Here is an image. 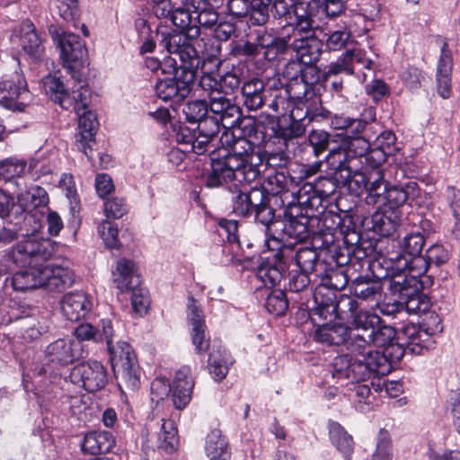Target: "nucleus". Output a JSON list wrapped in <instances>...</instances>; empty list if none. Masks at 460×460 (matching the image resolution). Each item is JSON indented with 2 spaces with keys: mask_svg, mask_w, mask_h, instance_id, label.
I'll use <instances>...</instances> for the list:
<instances>
[{
  "mask_svg": "<svg viewBox=\"0 0 460 460\" xmlns=\"http://www.w3.org/2000/svg\"><path fill=\"white\" fill-rule=\"evenodd\" d=\"M252 213L255 215V219L263 226H269L273 221L274 212L268 206V197L265 193L263 202L256 207Z\"/></svg>",
  "mask_w": 460,
  "mask_h": 460,
  "instance_id": "nucleus-62",
  "label": "nucleus"
},
{
  "mask_svg": "<svg viewBox=\"0 0 460 460\" xmlns=\"http://www.w3.org/2000/svg\"><path fill=\"white\" fill-rule=\"evenodd\" d=\"M424 245V237L420 233H411L403 237L400 242V247L402 252V254L391 253L390 256H405L409 261L415 258H422L420 256L422 247Z\"/></svg>",
  "mask_w": 460,
  "mask_h": 460,
  "instance_id": "nucleus-36",
  "label": "nucleus"
},
{
  "mask_svg": "<svg viewBox=\"0 0 460 460\" xmlns=\"http://www.w3.org/2000/svg\"><path fill=\"white\" fill-rule=\"evenodd\" d=\"M42 84L46 93L60 105L61 99H64L66 93V90L60 79L56 75H49L43 78Z\"/></svg>",
  "mask_w": 460,
  "mask_h": 460,
  "instance_id": "nucleus-44",
  "label": "nucleus"
},
{
  "mask_svg": "<svg viewBox=\"0 0 460 460\" xmlns=\"http://www.w3.org/2000/svg\"><path fill=\"white\" fill-rule=\"evenodd\" d=\"M183 112L190 122H199L206 119L208 113V103L205 101H193L188 102Z\"/></svg>",
  "mask_w": 460,
  "mask_h": 460,
  "instance_id": "nucleus-46",
  "label": "nucleus"
},
{
  "mask_svg": "<svg viewBox=\"0 0 460 460\" xmlns=\"http://www.w3.org/2000/svg\"><path fill=\"white\" fill-rule=\"evenodd\" d=\"M393 445L390 435L381 430L377 437L376 450L371 460H393Z\"/></svg>",
  "mask_w": 460,
  "mask_h": 460,
  "instance_id": "nucleus-41",
  "label": "nucleus"
},
{
  "mask_svg": "<svg viewBox=\"0 0 460 460\" xmlns=\"http://www.w3.org/2000/svg\"><path fill=\"white\" fill-rule=\"evenodd\" d=\"M98 234L107 248L114 249L119 246V230L113 222L102 220L98 226Z\"/></svg>",
  "mask_w": 460,
  "mask_h": 460,
  "instance_id": "nucleus-40",
  "label": "nucleus"
},
{
  "mask_svg": "<svg viewBox=\"0 0 460 460\" xmlns=\"http://www.w3.org/2000/svg\"><path fill=\"white\" fill-rule=\"evenodd\" d=\"M349 311V323L354 331H360L366 338L371 333L377 325L382 323V319L375 313L367 310L358 309V303L353 299L348 300Z\"/></svg>",
  "mask_w": 460,
  "mask_h": 460,
  "instance_id": "nucleus-19",
  "label": "nucleus"
},
{
  "mask_svg": "<svg viewBox=\"0 0 460 460\" xmlns=\"http://www.w3.org/2000/svg\"><path fill=\"white\" fill-rule=\"evenodd\" d=\"M161 447L166 450H173L177 444V428L174 421L171 420H164L159 434Z\"/></svg>",
  "mask_w": 460,
  "mask_h": 460,
  "instance_id": "nucleus-42",
  "label": "nucleus"
},
{
  "mask_svg": "<svg viewBox=\"0 0 460 460\" xmlns=\"http://www.w3.org/2000/svg\"><path fill=\"white\" fill-rule=\"evenodd\" d=\"M391 270L394 271L390 278V289L400 298L406 293L420 291V283L418 279L427 271L426 261L423 258H415L411 261L405 256H389Z\"/></svg>",
  "mask_w": 460,
  "mask_h": 460,
  "instance_id": "nucleus-5",
  "label": "nucleus"
},
{
  "mask_svg": "<svg viewBox=\"0 0 460 460\" xmlns=\"http://www.w3.org/2000/svg\"><path fill=\"white\" fill-rule=\"evenodd\" d=\"M71 75L75 80V84L72 86L71 92L66 91L64 99H61L60 106L66 110L73 108L75 113L88 110L91 100L89 87L86 82L82 79L80 73L75 72Z\"/></svg>",
  "mask_w": 460,
  "mask_h": 460,
  "instance_id": "nucleus-14",
  "label": "nucleus"
},
{
  "mask_svg": "<svg viewBox=\"0 0 460 460\" xmlns=\"http://www.w3.org/2000/svg\"><path fill=\"white\" fill-rule=\"evenodd\" d=\"M104 212L108 217L119 218L127 212V205L122 199H108L104 203Z\"/></svg>",
  "mask_w": 460,
  "mask_h": 460,
  "instance_id": "nucleus-60",
  "label": "nucleus"
},
{
  "mask_svg": "<svg viewBox=\"0 0 460 460\" xmlns=\"http://www.w3.org/2000/svg\"><path fill=\"white\" fill-rule=\"evenodd\" d=\"M395 330L388 325H383L382 323L376 326L371 333L366 338L364 335L354 334L352 341L349 342V356L351 360L349 365H362L367 363L372 354L379 352L378 349H385L395 338Z\"/></svg>",
  "mask_w": 460,
  "mask_h": 460,
  "instance_id": "nucleus-6",
  "label": "nucleus"
},
{
  "mask_svg": "<svg viewBox=\"0 0 460 460\" xmlns=\"http://www.w3.org/2000/svg\"><path fill=\"white\" fill-rule=\"evenodd\" d=\"M283 232L289 237L299 241L305 239L309 235L306 224L300 222L296 218L288 220L284 225Z\"/></svg>",
  "mask_w": 460,
  "mask_h": 460,
  "instance_id": "nucleus-53",
  "label": "nucleus"
},
{
  "mask_svg": "<svg viewBox=\"0 0 460 460\" xmlns=\"http://www.w3.org/2000/svg\"><path fill=\"white\" fill-rule=\"evenodd\" d=\"M0 165L3 171L4 178L6 179L21 177L24 175L27 171H29L24 161L14 158L0 162Z\"/></svg>",
  "mask_w": 460,
  "mask_h": 460,
  "instance_id": "nucleus-47",
  "label": "nucleus"
},
{
  "mask_svg": "<svg viewBox=\"0 0 460 460\" xmlns=\"http://www.w3.org/2000/svg\"><path fill=\"white\" fill-rule=\"evenodd\" d=\"M350 37L351 33L346 28L334 31L328 35L326 46L330 50H340L351 42Z\"/></svg>",
  "mask_w": 460,
  "mask_h": 460,
  "instance_id": "nucleus-49",
  "label": "nucleus"
},
{
  "mask_svg": "<svg viewBox=\"0 0 460 460\" xmlns=\"http://www.w3.org/2000/svg\"><path fill=\"white\" fill-rule=\"evenodd\" d=\"M318 256L316 252L311 248H304L297 251L296 262L301 271L312 273L314 270Z\"/></svg>",
  "mask_w": 460,
  "mask_h": 460,
  "instance_id": "nucleus-45",
  "label": "nucleus"
},
{
  "mask_svg": "<svg viewBox=\"0 0 460 460\" xmlns=\"http://www.w3.org/2000/svg\"><path fill=\"white\" fill-rule=\"evenodd\" d=\"M184 132L185 129L182 128L181 133L177 137V141L179 143L190 146L191 151L197 155H203L207 151L208 145L213 140L199 133L198 136L193 137L191 135H186Z\"/></svg>",
  "mask_w": 460,
  "mask_h": 460,
  "instance_id": "nucleus-39",
  "label": "nucleus"
},
{
  "mask_svg": "<svg viewBox=\"0 0 460 460\" xmlns=\"http://www.w3.org/2000/svg\"><path fill=\"white\" fill-rule=\"evenodd\" d=\"M53 39L58 42L60 49V56L64 63V66L67 71L74 75L79 70L87 59V49L78 35L71 32L53 33Z\"/></svg>",
  "mask_w": 460,
  "mask_h": 460,
  "instance_id": "nucleus-9",
  "label": "nucleus"
},
{
  "mask_svg": "<svg viewBox=\"0 0 460 460\" xmlns=\"http://www.w3.org/2000/svg\"><path fill=\"white\" fill-rule=\"evenodd\" d=\"M402 335L414 353L420 354L423 349H429L433 345V340L427 331L420 330L414 324H408L402 329Z\"/></svg>",
  "mask_w": 460,
  "mask_h": 460,
  "instance_id": "nucleus-31",
  "label": "nucleus"
},
{
  "mask_svg": "<svg viewBox=\"0 0 460 460\" xmlns=\"http://www.w3.org/2000/svg\"><path fill=\"white\" fill-rule=\"evenodd\" d=\"M404 353V347L393 341L383 352L372 354V358L362 365H349L351 358L349 356H337L333 361V375L339 378L351 377L353 381H365L372 374L384 376L389 373L392 363L400 361Z\"/></svg>",
  "mask_w": 460,
  "mask_h": 460,
  "instance_id": "nucleus-4",
  "label": "nucleus"
},
{
  "mask_svg": "<svg viewBox=\"0 0 460 460\" xmlns=\"http://www.w3.org/2000/svg\"><path fill=\"white\" fill-rule=\"evenodd\" d=\"M266 310L274 315H282L288 307L286 294L280 289L270 291L266 297L264 305Z\"/></svg>",
  "mask_w": 460,
  "mask_h": 460,
  "instance_id": "nucleus-38",
  "label": "nucleus"
},
{
  "mask_svg": "<svg viewBox=\"0 0 460 460\" xmlns=\"http://www.w3.org/2000/svg\"><path fill=\"white\" fill-rule=\"evenodd\" d=\"M242 162L234 156H226L218 159H211V171L207 178V186L218 187L228 181H235L234 186L243 182L250 183L257 179L256 171L250 166L244 171H240L239 164Z\"/></svg>",
  "mask_w": 460,
  "mask_h": 460,
  "instance_id": "nucleus-7",
  "label": "nucleus"
},
{
  "mask_svg": "<svg viewBox=\"0 0 460 460\" xmlns=\"http://www.w3.org/2000/svg\"><path fill=\"white\" fill-rule=\"evenodd\" d=\"M129 292L132 293L131 304L133 310L139 314H146L149 306V297L146 291L138 287Z\"/></svg>",
  "mask_w": 460,
  "mask_h": 460,
  "instance_id": "nucleus-56",
  "label": "nucleus"
},
{
  "mask_svg": "<svg viewBox=\"0 0 460 460\" xmlns=\"http://www.w3.org/2000/svg\"><path fill=\"white\" fill-rule=\"evenodd\" d=\"M172 392V386L164 378H155L151 384V399L157 403Z\"/></svg>",
  "mask_w": 460,
  "mask_h": 460,
  "instance_id": "nucleus-58",
  "label": "nucleus"
},
{
  "mask_svg": "<svg viewBox=\"0 0 460 460\" xmlns=\"http://www.w3.org/2000/svg\"><path fill=\"white\" fill-rule=\"evenodd\" d=\"M354 334L349 331V327L341 323L323 324L315 330V339L329 345H340L349 338L352 341Z\"/></svg>",
  "mask_w": 460,
  "mask_h": 460,
  "instance_id": "nucleus-28",
  "label": "nucleus"
},
{
  "mask_svg": "<svg viewBox=\"0 0 460 460\" xmlns=\"http://www.w3.org/2000/svg\"><path fill=\"white\" fill-rule=\"evenodd\" d=\"M419 188L415 181H409L402 186H392L388 188L386 202L390 208H397L405 204L409 199L418 195Z\"/></svg>",
  "mask_w": 460,
  "mask_h": 460,
  "instance_id": "nucleus-33",
  "label": "nucleus"
},
{
  "mask_svg": "<svg viewBox=\"0 0 460 460\" xmlns=\"http://www.w3.org/2000/svg\"><path fill=\"white\" fill-rule=\"evenodd\" d=\"M388 155H391L378 146L370 150V144L364 137L346 136L339 146L330 149L326 163L332 171L341 172V177L348 181L360 172L363 157L373 167H377Z\"/></svg>",
  "mask_w": 460,
  "mask_h": 460,
  "instance_id": "nucleus-2",
  "label": "nucleus"
},
{
  "mask_svg": "<svg viewBox=\"0 0 460 460\" xmlns=\"http://www.w3.org/2000/svg\"><path fill=\"white\" fill-rule=\"evenodd\" d=\"M70 381L93 393L102 390L108 383L107 369L97 360H89L75 366L69 375Z\"/></svg>",
  "mask_w": 460,
  "mask_h": 460,
  "instance_id": "nucleus-10",
  "label": "nucleus"
},
{
  "mask_svg": "<svg viewBox=\"0 0 460 460\" xmlns=\"http://www.w3.org/2000/svg\"><path fill=\"white\" fill-rule=\"evenodd\" d=\"M331 126L335 129H349L354 133H359L364 130L365 123L360 119H354L344 115L335 114L331 118Z\"/></svg>",
  "mask_w": 460,
  "mask_h": 460,
  "instance_id": "nucleus-48",
  "label": "nucleus"
},
{
  "mask_svg": "<svg viewBox=\"0 0 460 460\" xmlns=\"http://www.w3.org/2000/svg\"><path fill=\"white\" fill-rule=\"evenodd\" d=\"M95 189L101 198H105L114 190V184L110 175L100 173L95 178Z\"/></svg>",
  "mask_w": 460,
  "mask_h": 460,
  "instance_id": "nucleus-64",
  "label": "nucleus"
},
{
  "mask_svg": "<svg viewBox=\"0 0 460 460\" xmlns=\"http://www.w3.org/2000/svg\"><path fill=\"white\" fill-rule=\"evenodd\" d=\"M233 362L231 355L226 349L220 346L213 347L208 361L209 374L216 381H222L226 376Z\"/></svg>",
  "mask_w": 460,
  "mask_h": 460,
  "instance_id": "nucleus-27",
  "label": "nucleus"
},
{
  "mask_svg": "<svg viewBox=\"0 0 460 460\" xmlns=\"http://www.w3.org/2000/svg\"><path fill=\"white\" fill-rule=\"evenodd\" d=\"M187 319L190 326V330L207 327L202 310L193 298L189 300L187 305Z\"/></svg>",
  "mask_w": 460,
  "mask_h": 460,
  "instance_id": "nucleus-50",
  "label": "nucleus"
},
{
  "mask_svg": "<svg viewBox=\"0 0 460 460\" xmlns=\"http://www.w3.org/2000/svg\"><path fill=\"white\" fill-rule=\"evenodd\" d=\"M345 58H347L349 66H353V63L361 64L368 71L373 70V61L366 58V51L357 45L348 49L345 52Z\"/></svg>",
  "mask_w": 460,
  "mask_h": 460,
  "instance_id": "nucleus-54",
  "label": "nucleus"
},
{
  "mask_svg": "<svg viewBox=\"0 0 460 460\" xmlns=\"http://www.w3.org/2000/svg\"><path fill=\"white\" fill-rule=\"evenodd\" d=\"M448 258L447 251L441 245L436 244L429 247L426 252V265L436 264L439 265L447 261Z\"/></svg>",
  "mask_w": 460,
  "mask_h": 460,
  "instance_id": "nucleus-61",
  "label": "nucleus"
},
{
  "mask_svg": "<svg viewBox=\"0 0 460 460\" xmlns=\"http://www.w3.org/2000/svg\"><path fill=\"white\" fill-rule=\"evenodd\" d=\"M219 63L217 59L208 58L203 60L202 66L199 67L202 75L200 76L199 84L202 89L208 92V96L213 92H220V82L217 80L213 70H217Z\"/></svg>",
  "mask_w": 460,
  "mask_h": 460,
  "instance_id": "nucleus-35",
  "label": "nucleus"
},
{
  "mask_svg": "<svg viewBox=\"0 0 460 460\" xmlns=\"http://www.w3.org/2000/svg\"><path fill=\"white\" fill-rule=\"evenodd\" d=\"M190 337L197 353L203 354L209 349L210 339L207 332V327L190 330Z\"/></svg>",
  "mask_w": 460,
  "mask_h": 460,
  "instance_id": "nucleus-55",
  "label": "nucleus"
},
{
  "mask_svg": "<svg viewBox=\"0 0 460 460\" xmlns=\"http://www.w3.org/2000/svg\"><path fill=\"white\" fill-rule=\"evenodd\" d=\"M114 445V439L107 431L88 432L82 443L84 452L98 455L109 452Z\"/></svg>",
  "mask_w": 460,
  "mask_h": 460,
  "instance_id": "nucleus-30",
  "label": "nucleus"
},
{
  "mask_svg": "<svg viewBox=\"0 0 460 460\" xmlns=\"http://www.w3.org/2000/svg\"><path fill=\"white\" fill-rule=\"evenodd\" d=\"M226 156H234L242 163L239 164L240 171H244L246 168L252 166L257 172V177L260 174L258 163L261 161L260 156L253 152V145L245 138L236 139L233 146L232 150L225 155Z\"/></svg>",
  "mask_w": 460,
  "mask_h": 460,
  "instance_id": "nucleus-25",
  "label": "nucleus"
},
{
  "mask_svg": "<svg viewBox=\"0 0 460 460\" xmlns=\"http://www.w3.org/2000/svg\"><path fill=\"white\" fill-rule=\"evenodd\" d=\"M75 336L80 341H92L100 342V336L97 328L90 323H81L74 331Z\"/></svg>",
  "mask_w": 460,
  "mask_h": 460,
  "instance_id": "nucleus-59",
  "label": "nucleus"
},
{
  "mask_svg": "<svg viewBox=\"0 0 460 460\" xmlns=\"http://www.w3.org/2000/svg\"><path fill=\"white\" fill-rule=\"evenodd\" d=\"M257 278L266 288H270L281 280L282 274L279 269L274 266L263 265L258 270Z\"/></svg>",
  "mask_w": 460,
  "mask_h": 460,
  "instance_id": "nucleus-52",
  "label": "nucleus"
},
{
  "mask_svg": "<svg viewBox=\"0 0 460 460\" xmlns=\"http://www.w3.org/2000/svg\"><path fill=\"white\" fill-rule=\"evenodd\" d=\"M263 199L264 191L259 188H251L247 191L240 190L233 200V211L239 216H248L263 202Z\"/></svg>",
  "mask_w": 460,
  "mask_h": 460,
  "instance_id": "nucleus-26",
  "label": "nucleus"
},
{
  "mask_svg": "<svg viewBox=\"0 0 460 460\" xmlns=\"http://www.w3.org/2000/svg\"><path fill=\"white\" fill-rule=\"evenodd\" d=\"M453 60L450 51L444 45L437 65L436 82L438 94L447 99L451 94Z\"/></svg>",
  "mask_w": 460,
  "mask_h": 460,
  "instance_id": "nucleus-23",
  "label": "nucleus"
},
{
  "mask_svg": "<svg viewBox=\"0 0 460 460\" xmlns=\"http://www.w3.org/2000/svg\"><path fill=\"white\" fill-rule=\"evenodd\" d=\"M357 176L361 178V182L366 189L365 200L367 205L375 206L386 203L389 185L385 181L383 174L379 171L372 172L367 180L360 172Z\"/></svg>",
  "mask_w": 460,
  "mask_h": 460,
  "instance_id": "nucleus-21",
  "label": "nucleus"
},
{
  "mask_svg": "<svg viewBox=\"0 0 460 460\" xmlns=\"http://www.w3.org/2000/svg\"><path fill=\"white\" fill-rule=\"evenodd\" d=\"M173 77L161 79L155 84V93L164 101H169L173 98L182 100L189 94L191 89L193 81L190 74L187 73L182 75H178L177 71H173Z\"/></svg>",
  "mask_w": 460,
  "mask_h": 460,
  "instance_id": "nucleus-13",
  "label": "nucleus"
},
{
  "mask_svg": "<svg viewBox=\"0 0 460 460\" xmlns=\"http://www.w3.org/2000/svg\"><path fill=\"white\" fill-rule=\"evenodd\" d=\"M80 349L79 341L71 339H58L47 346L45 354L50 361L67 365L79 357Z\"/></svg>",
  "mask_w": 460,
  "mask_h": 460,
  "instance_id": "nucleus-18",
  "label": "nucleus"
},
{
  "mask_svg": "<svg viewBox=\"0 0 460 460\" xmlns=\"http://www.w3.org/2000/svg\"><path fill=\"white\" fill-rule=\"evenodd\" d=\"M404 300L406 310L411 314H419L424 312L429 307V302L422 298L421 295L418 292L406 293L405 296L401 298Z\"/></svg>",
  "mask_w": 460,
  "mask_h": 460,
  "instance_id": "nucleus-51",
  "label": "nucleus"
},
{
  "mask_svg": "<svg viewBox=\"0 0 460 460\" xmlns=\"http://www.w3.org/2000/svg\"><path fill=\"white\" fill-rule=\"evenodd\" d=\"M381 291L380 282L364 278H358L351 286L352 294L361 299H369Z\"/></svg>",
  "mask_w": 460,
  "mask_h": 460,
  "instance_id": "nucleus-37",
  "label": "nucleus"
},
{
  "mask_svg": "<svg viewBox=\"0 0 460 460\" xmlns=\"http://www.w3.org/2000/svg\"><path fill=\"white\" fill-rule=\"evenodd\" d=\"M332 375V377L336 378L338 381L350 379L351 383L353 384V387L349 389L351 394H349V396L352 398L353 395H355L358 398V405H356V408L360 411H367L369 410L367 403H362V401L366 400L370 394V389L367 385L359 384L361 381H353L351 377L339 378L338 376H334L333 373Z\"/></svg>",
  "mask_w": 460,
  "mask_h": 460,
  "instance_id": "nucleus-43",
  "label": "nucleus"
},
{
  "mask_svg": "<svg viewBox=\"0 0 460 460\" xmlns=\"http://www.w3.org/2000/svg\"><path fill=\"white\" fill-rule=\"evenodd\" d=\"M25 80L16 75V78L0 82V106L10 111H22L25 108L24 96L28 95Z\"/></svg>",
  "mask_w": 460,
  "mask_h": 460,
  "instance_id": "nucleus-12",
  "label": "nucleus"
},
{
  "mask_svg": "<svg viewBox=\"0 0 460 460\" xmlns=\"http://www.w3.org/2000/svg\"><path fill=\"white\" fill-rule=\"evenodd\" d=\"M97 331L100 342H106L110 361L119 386L120 388L125 386L131 391L137 390L141 383V371L132 346L124 341L113 344L114 329L109 319H102Z\"/></svg>",
  "mask_w": 460,
  "mask_h": 460,
  "instance_id": "nucleus-3",
  "label": "nucleus"
},
{
  "mask_svg": "<svg viewBox=\"0 0 460 460\" xmlns=\"http://www.w3.org/2000/svg\"><path fill=\"white\" fill-rule=\"evenodd\" d=\"M164 47L171 55L178 57L181 64L176 66V58H171L167 62H172V71H177L178 75H184L190 74L192 81L197 77L202 62L195 48L190 43L189 39L183 33L170 34L164 39Z\"/></svg>",
  "mask_w": 460,
  "mask_h": 460,
  "instance_id": "nucleus-8",
  "label": "nucleus"
},
{
  "mask_svg": "<svg viewBox=\"0 0 460 460\" xmlns=\"http://www.w3.org/2000/svg\"><path fill=\"white\" fill-rule=\"evenodd\" d=\"M241 115L240 108L231 102L220 115L219 119L224 128H233L238 124Z\"/></svg>",
  "mask_w": 460,
  "mask_h": 460,
  "instance_id": "nucleus-57",
  "label": "nucleus"
},
{
  "mask_svg": "<svg viewBox=\"0 0 460 460\" xmlns=\"http://www.w3.org/2000/svg\"><path fill=\"white\" fill-rule=\"evenodd\" d=\"M422 72L417 67L410 66L402 74V79L410 90H416L420 86Z\"/></svg>",
  "mask_w": 460,
  "mask_h": 460,
  "instance_id": "nucleus-63",
  "label": "nucleus"
},
{
  "mask_svg": "<svg viewBox=\"0 0 460 460\" xmlns=\"http://www.w3.org/2000/svg\"><path fill=\"white\" fill-rule=\"evenodd\" d=\"M401 222V211L389 208L384 212L376 211L373 214L372 230L381 236H389L396 231Z\"/></svg>",
  "mask_w": 460,
  "mask_h": 460,
  "instance_id": "nucleus-24",
  "label": "nucleus"
},
{
  "mask_svg": "<svg viewBox=\"0 0 460 460\" xmlns=\"http://www.w3.org/2000/svg\"><path fill=\"white\" fill-rule=\"evenodd\" d=\"M11 40L13 44L20 45L28 55L33 58H39L43 51L41 40L30 21L22 22L19 28L13 31Z\"/></svg>",
  "mask_w": 460,
  "mask_h": 460,
  "instance_id": "nucleus-15",
  "label": "nucleus"
},
{
  "mask_svg": "<svg viewBox=\"0 0 460 460\" xmlns=\"http://www.w3.org/2000/svg\"><path fill=\"white\" fill-rule=\"evenodd\" d=\"M78 117L77 133L75 134V146L92 160V153L95 145V135L98 128V120L95 114L88 110L76 112Z\"/></svg>",
  "mask_w": 460,
  "mask_h": 460,
  "instance_id": "nucleus-11",
  "label": "nucleus"
},
{
  "mask_svg": "<svg viewBox=\"0 0 460 460\" xmlns=\"http://www.w3.org/2000/svg\"><path fill=\"white\" fill-rule=\"evenodd\" d=\"M193 386L190 367H182L176 372L172 385V397L176 409L182 410L189 404Z\"/></svg>",
  "mask_w": 460,
  "mask_h": 460,
  "instance_id": "nucleus-16",
  "label": "nucleus"
},
{
  "mask_svg": "<svg viewBox=\"0 0 460 460\" xmlns=\"http://www.w3.org/2000/svg\"><path fill=\"white\" fill-rule=\"evenodd\" d=\"M112 282L120 292H129L138 288L140 279L135 262L127 259L119 260L112 270Z\"/></svg>",
  "mask_w": 460,
  "mask_h": 460,
  "instance_id": "nucleus-17",
  "label": "nucleus"
},
{
  "mask_svg": "<svg viewBox=\"0 0 460 460\" xmlns=\"http://www.w3.org/2000/svg\"><path fill=\"white\" fill-rule=\"evenodd\" d=\"M205 454L208 460H230L231 453L228 442L221 430H211L205 443Z\"/></svg>",
  "mask_w": 460,
  "mask_h": 460,
  "instance_id": "nucleus-29",
  "label": "nucleus"
},
{
  "mask_svg": "<svg viewBox=\"0 0 460 460\" xmlns=\"http://www.w3.org/2000/svg\"><path fill=\"white\" fill-rule=\"evenodd\" d=\"M307 4L304 2L296 3L294 5V15L296 17L291 27L294 39L305 36H313V19L311 13L306 11Z\"/></svg>",
  "mask_w": 460,
  "mask_h": 460,
  "instance_id": "nucleus-32",
  "label": "nucleus"
},
{
  "mask_svg": "<svg viewBox=\"0 0 460 460\" xmlns=\"http://www.w3.org/2000/svg\"><path fill=\"white\" fill-rule=\"evenodd\" d=\"M329 432L332 445L343 455L346 460H350L354 448L352 437L337 422L330 424Z\"/></svg>",
  "mask_w": 460,
  "mask_h": 460,
  "instance_id": "nucleus-34",
  "label": "nucleus"
},
{
  "mask_svg": "<svg viewBox=\"0 0 460 460\" xmlns=\"http://www.w3.org/2000/svg\"><path fill=\"white\" fill-rule=\"evenodd\" d=\"M17 203L27 212L24 224L31 225V229H25L24 238L8 253L14 264L24 268L11 279L13 289L26 291L46 287L50 290H60L71 286L74 274L69 269L47 264L56 252V243L40 236L42 225L37 218L38 211L43 215L49 203L46 190L32 186L17 195Z\"/></svg>",
  "mask_w": 460,
  "mask_h": 460,
  "instance_id": "nucleus-1",
  "label": "nucleus"
},
{
  "mask_svg": "<svg viewBox=\"0 0 460 460\" xmlns=\"http://www.w3.org/2000/svg\"><path fill=\"white\" fill-rule=\"evenodd\" d=\"M290 47L296 52L299 62L312 65L319 59L323 43L314 36H305L294 39Z\"/></svg>",
  "mask_w": 460,
  "mask_h": 460,
  "instance_id": "nucleus-22",
  "label": "nucleus"
},
{
  "mask_svg": "<svg viewBox=\"0 0 460 460\" xmlns=\"http://www.w3.org/2000/svg\"><path fill=\"white\" fill-rule=\"evenodd\" d=\"M91 308L92 303L83 292L67 293L61 300L62 314L71 322H76L84 318Z\"/></svg>",
  "mask_w": 460,
  "mask_h": 460,
  "instance_id": "nucleus-20",
  "label": "nucleus"
}]
</instances>
